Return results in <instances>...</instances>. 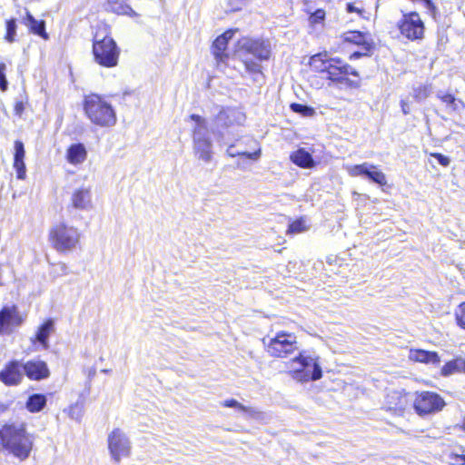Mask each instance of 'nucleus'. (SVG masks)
I'll use <instances>...</instances> for the list:
<instances>
[{
    "mask_svg": "<svg viewBox=\"0 0 465 465\" xmlns=\"http://www.w3.org/2000/svg\"><path fill=\"white\" fill-rule=\"evenodd\" d=\"M431 156L437 160V162L442 166H448L450 164V158L441 153H431Z\"/></svg>",
    "mask_w": 465,
    "mask_h": 465,
    "instance_id": "49530a36",
    "label": "nucleus"
},
{
    "mask_svg": "<svg viewBox=\"0 0 465 465\" xmlns=\"http://www.w3.org/2000/svg\"><path fill=\"white\" fill-rule=\"evenodd\" d=\"M363 54H365V52L363 53ZM361 55H362V53H361V52H354V53L351 54V57H356V58H358V57H360V56H361Z\"/></svg>",
    "mask_w": 465,
    "mask_h": 465,
    "instance_id": "864d4df0",
    "label": "nucleus"
},
{
    "mask_svg": "<svg viewBox=\"0 0 465 465\" xmlns=\"http://www.w3.org/2000/svg\"><path fill=\"white\" fill-rule=\"evenodd\" d=\"M46 404V398L43 394L31 395L26 402V408L31 412H37L44 409Z\"/></svg>",
    "mask_w": 465,
    "mask_h": 465,
    "instance_id": "c756f323",
    "label": "nucleus"
},
{
    "mask_svg": "<svg viewBox=\"0 0 465 465\" xmlns=\"http://www.w3.org/2000/svg\"><path fill=\"white\" fill-rule=\"evenodd\" d=\"M6 66L5 64H0V89L5 91L7 88V80L5 74Z\"/></svg>",
    "mask_w": 465,
    "mask_h": 465,
    "instance_id": "a18cd8bd",
    "label": "nucleus"
},
{
    "mask_svg": "<svg viewBox=\"0 0 465 465\" xmlns=\"http://www.w3.org/2000/svg\"><path fill=\"white\" fill-rule=\"evenodd\" d=\"M401 111H402L403 114H405V115L409 114H410V106H409L408 103L402 100L401 102Z\"/></svg>",
    "mask_w": 465,
    "mask_h": 465,
    "instance_id": "603ef678",
    "label": "nucleus"
},
{
    "mask_svg": "<svg viewBox=\"0 0 465 465\" xmlns=\"http://www.w3.org/2000/svg\"><path fill=\"white\" fill-rule=\"evenodd\" d=\"M291 161L301 168H312L315 162L312 154L304 148H300L290 155Z\"/></svg>",
    "mask_w": 465,
    "mask_h": 465,
    "instance_id": "b1692460",
    "label": "nucleus"
},
{
    "mask_svg": "<svg viewBox=\"0 0 465 465\" xmlns=\"http://www.w3.org/2000/svg\"><path fill=\"white\" fill-rule=\"evenodd\" d=\"M390 397L391 398H397L399 400V401L395 404V406H391L390 408L391 409H394V410H402L405 408L406 406V400L404 397H401L399 395V393L397 392H393Z\"/></svg>",
    "mask_w": 465,
    "mask_h": 465,
    "instance_id": "c03bdc74",
    "label": "nucleus"
},
{
    "mask_svg": "<svg viewBox=\"0 0 465 465\" xmlns=\"http://www.w3.org/2000/svg\"><path fill=\"white\" fill-rule=\"evenodd\" d=\"M237 30H227L223 35L218 36L212 46L213 54L216 60V64L219 70L223 71L229 65V55L226 53V48Z\"/></svg>",
    "mask_w": 465,
    "mask_h": 465,
    "instance_id": "ddd939ff",
    "label": "nucleus"
},
{
    "mask_svg": "<svg viewBox=\"0 0 465 465\" xmlns=\"http://www.w3.org/2000/svg\"><path fill=\"white\" fill-rule=\"evenodd\" d=\"M411 1L415 2V3L422 4L428 10H430L431 12H434V10H435V6H434L433 3L431 2V0H411Z\"/></svg>",
    "mask_w": 465,
    "mask_h": 465,
    "instance_id": "09e8293b",
    "label": "nucleus"
},
{
    "mask_svg": "<svg viewBox=\"0 0 465 465\" xmlns=\"http://www.w3.org/2000/svg\"><path fill=\"white\" fill-rule=\"evenodd\" d=\"M24 110H25L24 103L22 101L16 102L15 105V114L21 116L22 114L24 113Z\"/></svg>",
    "mask_w": 465,
    "mask_h": 465,
    "instance_id": "8fccbe9b",
    "label": "nucleus"
},
{
    "mask_svg": "<svg viewBox=\"0 0 465 465\" xmlns=\"http://www.w3.org/2000/svg\"><path fill=\"white\" fill-rule=\"evenodd\" d=\"M430 93L431 85L425 84L413 88L412 95L415 98V100L420 102L429 97Z\"/></svg>",
    "mask_w": 465,
    "mask_h": 465,
    "instance_id": "f704fd0d",
    "label": "nucleus"
},
{
    "mask_svg": "<svg viewBox=\"0 0 465 465\" xmlns=\"http://www.w3.org/2000/svg\"><path fill=\"white\" fill-rule=\"evenodd\" d=\"M331 59L332 58L329 57L327 53H320L311 57L310 65L318 72L326 73L329 67L328 64H331L330 61Z\"/></svg>",
    "mask_w": 465,
    "mask_h": 465,
    "instance_id": "cd10ccee",
    "label": "nucleus"
},
{
    "mask_svg": "<svg viewBox=\"0 0 465 465\" xmlns=\"http://www.w3.org/2000/svg\"><path fill=\"white\" fill-rule=\"evenodd\" d=\"M242 8L241 0H228V11L235 12Z\"/></svg>",
    "mask_w": 465,
    "mask_h": 465,
    "instance_id": "de8ad7c7",
    "label": "nucleus"
},
{
    "mask_svg": "<svg viewBox=\"0 0 465 465\" xmlns=\"http://www.w3.org/2000/svg\"><path fill=\"white\" fill-rule=\"evenodd\" d=\"M20 322L21 319L15 307H4L0 311V332H9Z\"/></svg>",
    "mask_w": 465,
    "mask_h": 465,
    "instance_id": "f3484780",
    "label": "nucleus"
},
{
    "mask_svg": "<svg viewBox=\"0 0 465 465\" xmlns=\"http://www.w3.org/2000/svg\"><path fill=\"white\" fill-rule=\"evenodd\" d=\"M444 405L445 402L442 398L430 391L421 392L417 396L414 401V408L420 415L439 411Z\"/></svg>",
    "mask_w": 465,
    "mask_h": 465,
    "instance_id": "f8f14e48",
    "label": "nucleus"
},
{
    "mask_svg": "<svg viewBox=\"0 0 465 465\" xmlns=\"http://www.w3.org/2000/svg\"><path fill=\"white\" fill-rule=\"evenodd\" d=\"M271 54L269 42L242 37L237 41L235 45L234 58L241 61L249 74H261L262 66L259 62L268 60Z\"/></svg>",
    "mask_w": 465,
    "mask_h": 465,
    "instance_id": "f03ea898",
    "label": "nucleus"
},
{
    "mask_svg": "<svg viewBox=\"0 0 465 465\" xmlns=\"http://www.w3.org/2000/svg\"><path fill=\"white\" fill-rule=\"evenodd\" d=\"M463 365L464 361L461 359L447 362L441 369V374L444 376L450 375L456 371H460Z\"/></svg>",
    "mask_w": 465,
    "mask_h": 465,
    "instance_id": "473e14b6",
    "label": "nucleus"
},
{
    "mask_svg": "<svg viewBox=\"0 0 465 465\" xmlns=\"http://www.w3.org/2000/svg\"><path fill=\"white\" fill-rule=\"evenodd\" d=\"M365 177L381 186H383L387 183L385 174L376 169H369Z\"/></svg>",
    "mask_w": 465,
    "mask_h": 465,
    "instance_id": "72a5a7b5",
    "label": "nucleus"
},
{
    "mask_svg": "<svg viewBox=\"0 0 465 465\" xmlns=\"http://www.w3.org/2000/svg\"><path fill=\"white\" fill-rule=\"evenodd\" d=\"M34 440V436L27 432L23 422L5 424L0 429V445L21 461L29 458Z\"/></svg>",
    "mask_w": 465,
    "mask_h": 465,
    "instance_id": "f257e3e1",
    "label": "nucleus"
},
{
    "mask_svg": "<svg viewBox=\"0 0 465 465\" xmlns=\"http://www.w3.org/2000/svg\"><path fill=\"white\" fill-rule=\"evenodd\" d=\"M87 152L83 143H74L67 150V160L70 163L78 164L84 162Z\"/></svg>",
    "mask_w": 465,
    "mask_h": 465,
    "instance_id": "a878e982",
    "label": "nucleus"
},
{
    "mask_svg": "<svg viewBox=\"0 0 465 465\" xmlns=\"http://www.w3.org/2000/svg\"><path fill=\"white\" fill-rule=\"evenodd\" d=\"M401 35L411 41L424 37L425 25L417 12L404 13L397 24Z\"/></svg>",
    "mask_w": 465,
    "mask_h": 465,
    "instance_id": "1a4fd4ad",
    "label": "nucleus"
},
{
    "mask_svg": "<svg viewBox=\"0 0 465 465\" xmlns=\"http://www.w3.org/2000/svg\"><path fill=\"white\" fill-rule=\"evenodd\" d=\"M369 169H376V166L369 163H363L361 164H355L348 168V173L351 176H366Z\"/></svg>",
    "mask_w": 465,
    "mask_h": 465,
    "instance_id": "2f4dec72",
    "label": "nucleus"
},
{
    "mask_svg": "<svg viewBox=\"0 0 465 465\" xmlns=\"http://www.w3.org/2000/svg\"><path fill=\"white\" fill-rule=\"evenodd\" d=\"M16 35V23L15 19L8 20L6 22V35L5 39L9 43H13L15 41V37Z\"/></svg>",
    "mask_w": 465,
    "mask_h": 465,
    "instance_id": "ea45409f",
    "label": "nucleus"
},
{
    "mask_svg": "<svg viewBox=\"0 0 465 465\" xmlns=\"http://www.w3.org/2000/svg\"><path fill=\"white\" fill-rule=\"evenodd\" d=\"M68 415L71 419L79 421L84 415V402L76 401L71 405L68 410Z\"/></svg>",
    "mask_w": 465,
    "mask_h": 465,
    "instance_id": "c9c22d12",
    "label": "nucleus"
},
{
    "mask_svg": "<svg viewBox=\"0 0 465 465\" xmlns=\"http://www.w3.org/2000/svg\"><path fill=\"white\" fill-rule=\"evenodd\" d=\"M103 372L107 373L108 371L107 370H103Z\"/></svg>",
    "mask_w": 465,
    "mask_h": 465,
    "instance_id": "13d9d810",
    "label": "nucleus"
},
{
    "mask_svg": "<svg viewBox=\"0 0 465 465\" xmlns=\"http://www.w3.org/2000/svg\"><path fill=\"white\" fill-rule=\"evenodd\" d=\"M52 273L55 277L67 275L68 274V267L65 263L59 262V263L54 265Z\"/></svg>",
    "mask_w": 465,
    "mask_h": 465,
    "instance_id": "79ce46f5",
    "label": "nucleus"
},
{
    "mask_svg": "<svg viewBox=\"0 0 465 465\" xmlns=\"http://www.w3.org/2000/svg\"><path fill=\"white\" fill-rule=\"evenodd\" d=\"M461 460L465 462V455L461 457Z\"/></svg>",
    "mask_w": 465,
    "mask_h": 465,
    "instance_id": "4d7b16f0",
    "label": "nucleus"
},
{
    "mask_svg": "<svg viewBox=\"0 0 465 465\" xmlns=\"http://www.w3.org/2000/svg\"><path fill=\"white\" fill-rule=\"evenodd\" d=\"M193 151L198 159L204 163H210L213 157V142L212 141H193Z\"/></svg>",
    "mask_w": 465,
    "mask_h": 465,
    "instance_id": "393cba45",
    "label": "nucleus"
},
{
    "mask_svg": "<svg viewBox=\"0 0 465 465\" xmlns=\"http://www.w3.org/2000/svg\"><path fill=\"white\" fill-rule=\"evenodd\" d=\"M88 119L101 127H111L116 124V113L105 99L98 94L87 95L84 104Z\"/></svg>",
    "mask_w": 465,
    "mask_h": 465,
    "instance_id": "7ed1b4c3",
    "label": "nucleus"
},
{
    "mask_svg": "<svg viewBox=\"0 0 465 465\" xmlns=\"http://www.w3.org/2000/svg\"><path fill=\"white\" fill-rule=\"evenodd\" d=\"M245 114L237 108L227 107L222 109L216 115L217 125L230 127L232 125H242L245 122Z\"/></svg>",
    "mask_w": 465,
    "mask_h": 465,
    "instance_id": "2eb2a0df",
    "label": "nucleus"
},
{
    "mask_svg": "<svg viewBox=\"0 0 465 465\" xmlns=\"http://www.w3.org/2000/svg\"><path fill=\"white\" fill-rule=\"evenodd\" d=\"M24 377L22 365L18 361H12L0 371V381L5 385L18 384Z\"/></svg>",
    "mask_w": 465,
    "mask_h": 465,
    "instance_id": "dca6fc26",
    "label": "nucleus"
},
{
    "mask_svg": "<svg viewBox=\"0 0 465 465\" xmlns=\"http://www.w3.org/2000/svg\"><path fill=\"white\" fill-rule=\"evenodd\" d=\"M437 97L451 110L455 111L457 109L456 98L452 94L440 91L437 93Z\"/></svg>",
    "mask_w": 465,
    "mask_h": 465,
    "instance_id": "4c0bfd02",
    "label": "nucleus"
},
{
    "mask_svg": "<svg viewBox=\"0 0 465 465\" xmlns=\"http://www.w3.org/2000/svg\"><path fill=\"white\" fill-rule=\"evenodd\" d=\"M15 153H14V169L16 171V177L19 180H24L26 177V167L24 162L25 151L23 142L17 140L15 142Z\"/></svg>",
    "mask_w": 465,
    "mask_h": 465,
    "instance_id": "6ab92c4d",
    "label": "nucleus"
},
{
    "mask_svg": "<svg viewBox=\"0 0 465 465\" xmlns=\"http://www.w3.org/2000/svg\"><path fill=\"white\" fill-rule=\"evenodd\" d=\"M325 19V11L323 9H317L313 12L309 18L312 25H316L323 22Z\"/></svg>",
    "mask_w": 465,
    "mask_h": 465,
    "instance_id": "a19ab883",
    "label": "nucleus"
},
{
    "mask_svg": "<svg viewBox=\"0 0 465 465\" xmlns=\"http://www.w3.org/2000/svg\"><path fill=\"white\" fill-rule=\"evenodd\" d=\"M410 359L415 361L438 364L440 358L435 351H427L423 350L411 351Z\"/></svg>",
    "mask_w": 465,
    "mask_h": 465,
    "instance_id": "bb28decb",
    "label": "nucleus"
},
{
    "mask_svg": "<svg viewBox=\"0 0 465 465\" xmlns=\"http://www.w3.org/2000/svg\"><path fill=\"white\" fill-rule=\"evenodd\" d=\"M343 41L346 43L353 44L361 47L362 51L367 54L372 48V42L371 38L360 31L346 32L342 35Z\"/></svg>",
    "mask_w": 465,
    "mask_h": 465,
    "instance_id": "aec40b11",
    "label": "nucleus"
},
{
    "mask_svg": "<svg viewBox=\"0 0 465 465\" xmlns=\"http://www.w3.org/2000/svg\"><path fill=\"white\" fill-rule=\"evenodd\" d=\"M222 405L227 408H235L241 411L246 412L250 417L252 418L256 417L259 414V411L256 409L252 407H246L233 399L224 401L223 402H222Z\"/></svg>",
    "mask_w": 465,
    "mask_h": 465,
    "instance_id": "7c9ffc66",
    "label": "nucleus"
},
{
    "mask_svg": "<svg viewBox=\"0 0 465 465\" xmlns=\"http://www.w3.org/2000/svg\"><path fill=\"white\" fill-rule=\"evenodd\" d=\"M104 10L121 15H128L131 17L137 16V13L133 8L120 0H108L104 5Z\"/></svg>",
    "mask_w": 465,
    "mask_h": 465,
    "instance_id": "4be33fe9",
    "label": "nucleus"
},
{
    "mask_svg": "<svg viewBox=\"0 0 465 465\" xmlns=\"http://www.w3.org/2000/svg\"><path fill=\"white\" fill-rule=\"evenodd\" d=\"M195 123L193 130V141H212L206 120L195 114L190 115Z\"/></svg>",
    "mask_w": 465,
    "mask_h": 465,
    "instance_id": "412c9836",
    "label": "nucleus"
},
{
    "mask_svg": "<svg viewBox=\"0 0 465 465\" xmlns=\"http://www.w3.org/2000/svg\"><path fill=\"white\" fill-rule=\"evenodd\" d=\"M461 427H462L463 430H465V417H464V420H463V421H462V425H461Z\"/></svg>",
    "mask_w": 465,
    "mask_h": 465,
    "instance_id": "5fc2aeb1",
    "label": "nucleus"
},
{
    "mask_svg": "<svg viewBox=\"0 0 465 465\" xmlns=\"http://www.w3.org/2000/svg\"><path fill=\"white\" fill-rule=\"evenodd\" d=\"M226 154L232 158L244 156L250 160L258 161L262 155V149L253 137L246 135L229 143Z\"/></svg>",
    "mask_w": 465,
    "mask_h": 465,
    "instance_id": "0eeeda50",
    "label": "nucleus"
},
{
    "mask_svg": "<svg viewBox=\"0 0 465 465\" xmlns=\"http://www.w3.org/2000/svg\"><path fill=\"white\" fill-rule=\"evenodd\" d=\"M53 331L54 322L53 320H47L39 327L35 335L36 341H39L45 348H47L48 338Z\"/></svg>",
    "mask_w": 465,
    "mask_h": 465,
    "instance_id": "c85d7f7f",
    "label": "nucleus"
},
{
    "mask_svg": "<svg viewBox=\"0 0 465 465\" xmlns=\"http://www.w3.org/2000/svg\"><path fill=\"white\" fill-rule=\"evenodd\" d=\"M328 64V70L326 71L327 78L331 82L345 84L347 86H352L353 82L347 76L349 74L358 76V72L351 65L344 64L340 58H332Z\"/></svg>",
    "mask_w": 465,
    "mask_h": 465,
    "instance_id": "9b49d317",
    "label": "nucleus"
},
{
    "mask_svg": "<svg viewBox=\"0 0 465 465\" xmlns=\"http://www.w3.org/2000/svg\"><path fill=\"white\" fill-rule=\"evenodd\" d=\"M23 23L30 28V31L37 35H40L44 39H48V35L45 32V23L43 20H36L32 14L26 10L25 16L23 19Z\"/></svg>",
    "mask_w": 465,
    "mask_h": 465,
    "instance_id": "5701e85b",
    "label": "nucleus"
},
{
    "mask_svg": "<svg viewBox=\"0 0 465 465\" xmlns=\"http://www.w3.org/2000/svg\"><path fill=\"white\" fill-rule=\"evenodd\" d=\"M297 350L296 336L292 332L280 331L267 344V351L272 357H287Z\"/></svg>",
    "mask_w": 465,
    "mask_h": 465,
    "instance_id": "6e6552de",
    "label": "nucleus"
},
{
    "mask_svg": "<svg viewBox=\"0 0 465 465\" xmlns=\"http://www.w3.org/2000/svg\"><path fill=\"white\" fill-rule=\"evenodd\" d=\"M292 112L300 114L303 116H312L314 114V109L302 104L293 103L291 104Z\"/></svg>",
    "mask_w": 465,
    "mask_h": 465,
    "instance_id": "e433bc0d",
    "label": "nucleus"
},
{
    "mask_svg": "<svg viewBox=\"0 0 465 465\" xmlns=\"http://www.w3.org/2000/svg\"><path fill=\"white\" fill-rule=\"evenodd\" d=\"M456 320L458 324L465 329V302L461 303L456 311Z\"/></svg>",
    "mask_w": 465,
    "mask_h": 465,
    "instance_id": "37998d69",
    "label": "nucleus"
},
{
    "mask_svg": "<svg viewBox=\"0 0 465 465\" xmlns=\"http://www.w3.org/2000/svg\"><path fill=\"white\" fill-rule=\"evenodd\" d=\"M318 357L310 355L307 351H302L290 361L292 377L301 382L320 380L322 376V368Z\"/></svg>",
    "mask_w": 465,
    "mask_h": 465,
    "instance_id": "20e7f679",
    "label": "nucleus"
},
{
    "mask_svg": "<svg viewBox=\"0 0 465 465\" xmlns=\"http://www.w3.org/2000/svg\"><path fill=\"white\" fill-rule=\"evenodd\" d=\"M81 233L79 230L60 223L52 227L49 232V241L52 246L59 252H71L76 248L80 242Z\"/></svg>",
    "mask_w": 465,
    "mask_h": 465,
    "instance_id": "39448f33",
    "label": "nucleus"
},
{
    "mask_svg": "<svg viewBox=\"0 0 465 465\" xmlns=\"http://www.w3.org/2000/svg\"><path fill=\"white\" fill-rule=\"evenodd\" d=\"M22 370L31 380H42L49 376V370L45 361H31L22 365Z\"/></svg>",
    "mask_w": 465,
    "mask_h": 465,
    "instance_id": "a211bd4d",
    "label": "nucleus"
},
{
    "mask_svg": "<svg viewBox=\"0 0 465 465\" xmlns=\"http://www.w3.org/2000/svg\"><path fill=\"white\" fill-rule=\"evenodd\" d=\"M93 196L90 187L81 186L73 191L70 196L69 208L88 212L93 209Z\"/></svg>",
    "mask_w": 465,
    "mask_h": 465,
    "instance_id": "4468645a",
    "label": "nucleus"
},
{
    "mask_svg": "<svg viewBox=\"0 0 465 465\" xmlns=\"http://www.w3.org/2000/svg\"><path fill=\"white\" fill-rule=\"evenodd\" d=\"M346 10L348 13H358V14H361L362 10H361L360 8L354 6L353 4L351 3H348L347 5H346Z\"/></svg>",
    "mask_w": 465,
    "mask_h": 465,
    "instance_id": "3c124183",
    "label": "nucleus"
},
{
    "mask_svg": "<svg viewBox=\"0 0 465 465\" xmlns=\"http://www.w3.org/2000/svg\"><path fill=\"white\" fill-rule=\"evenodd\" d=\"M461 370H463L465 371V361H464V365L461 367Z\"/></svg>",
    "mask_w": 465,
    "mask_h": 465,
    "instance_id": "6e6d98bb",
    "label": "nucleus"
},
{
    "mask_svg": "<svg viewBox=\"0 0 465 465\" xmlns=\"http://www.w3.org/2000/svg\"><path fill=\"white\" fill-rule=\"evenodd\" d=\"M93 54L99 65L110 68L117 65L120 50L113 38L107 35L100 38L96 33L93 41Z\"/></svg>",
    "mask_w": 465,
    "mask_h": 465,
    "instance_id": "423d86ee",
    "label": "nucleus"
},
{
    "mask_svg": "<svg viewBox=\"0 0 465 465\" xmlns=\"http://www.w3.org/2000/svg\"><path fill=\"white\" fill-rule=\"evenodd\" d=\"M107 440L111 457L115 462H120L123 458L130 456L132 445L123 430L114 429L108 435Z\"/></svg>",
    "mask_w": 465,
    "mask_h": 465,
    "instance_id": "9d476101",
    "label": "nucleus"
},
{
    "mask_svg": "<svg viewBox=\"0 0 465 465\" xmlns=\"http://www.w3.org/2000/svg\"><path fill=\"white\" fill-rule=\"evenodd\" d=\"M307 230V226L305 224V220L303 218L298 219L292 222L288 228L289 233H300L305 232Z\"/></svg>",
    "mask_w": 465,
    "mask_h": 465,
    "instance_id": "58836bf2",
    "label": "nucleus"
}]
</instances>
